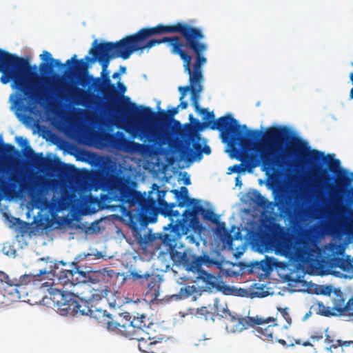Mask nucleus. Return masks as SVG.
Returning <instances> with one entry per match:
<instances>
[{
  "label": "nucleus",
  "instance_id": "1",
  "mask_svg": "<svg viewBox=\"0 0 353 353\" xmlns=\"http://www.w3.org/2000/svg\"><path fill=\"white\" fill-rule=\"evenodd\" d=\"M211 130H217L224 143L236 154L240 164L230 166V172L241 173L247 169L252 170L259 165L264 170L276 173L278 168L310 165L315 174L321 169V162L326 159L323 152L311 149L308 143L296 137L290 146L283 147L291 134L285 126L269 127L263 134L261 144L256 147L259 157L246 152L254 142L259 140L261 132L257 130H248L245 125H241L232 115L218 118Z\"/></svg>",
  "mask_w": 353,
  "mask_h": 353
},
{
  "label": "nucleus",
  "instance_id": "2",
  "mask_svg": "<svg viewBox=\"0 0 353 353\" xmlns=\"http://www.w3.org/2000/svg\"><path fill=\"white\" fill-rule=\"evenodd\" d=\"M89 179L96 190L107 192L106 201H117L120 203L123 214L128 217L133 228L145 226L155 222L159 214L170 219L180 216L176 206H192L200 201L188 196V190L182 186L180 190H172L176 203H168L165 200L166 190H161L160 186L153 183L148 194L136 190L137 183L128 177L113 172L112 167L101 163L99 168L90 173Z\"/></svg>",
  "mask_w": 353,
  "mask_h": 353
},
{
  "label": "nucleus",
  "instance_id": "3",
  "mask_svg": "<svg viewBox=\"0 0 353 353\" xmlns=\"http://www.w3.org/2000/svg\"><path fill=\"white\" fill-rule=\"evenodd\" d=\"M204 38L201 29L185 22H177L143 28L121 41L129 58L135 52L167 43L171 47V52L180 57L183 65L192 62V57L188 52H192L194 57L205 53L208 46L203 41Z\"/></svg>",
  "mask_w": 353,
  "mask_h": 353
},
{
  "label": "nucleus",
  "instance_id": "4",
  "mask_svg": "<svg viewBox=\"0 0 353 353\" xmlns=\"http://www.w3.org/2000/svg\"><path fill=\"white\" fill-rule=\"evenodd\" d=\"M330 170L336 176L334 178L323 170L321 181L327 192L330 205L326 209L328 216L337 217L339 220L346 218L353 205V172L341 168L339 159H334L329 164Z\"/></svg>",
  "mask_w": 353,
  "mask_h": 353
},
{
  "label": "nucleus",
  "instance_id": "5",
  "mask_svg": "<svg viewBox=\"0 0 353 353\" xmlns=\"http://www.w3.org/2000/svg\"><path fill=\"white\" fill-rule=\"evenodd\" d=\"M0 72L2 73L0 81L3 84L13 81V87L21 94L17 97L16 105H21L25 99L30 102H40L47 99L41 90H33L28 85L25 77L36 75L32 72V67L28 59L19 57L0 48Z\"/></svg>",
  "mask_w": 353,
  "mask_h": 353
},
{
  "label": "nucleus",
  "instance_id": "6",
  "mask_svg": "<svg viewBox=\"0 0 353 353\" xmlns=\"http://www.w3.org/2000/svg\"><path fill=\"white\" fill-rule=\"evenodd\" d=\"M207 62V58L205 54L194 57V61L191 66V63L183 65L184 70L189 75L190 84L185 86H179L178 90L180 92V103L177 105L178 108L182 110L186 109L188 106L187 101H183L186 96V92L190 91L191 92V101L194 110L203 115V123L199 122V120L194 119L192 114H190L189 119L191 123H195L196 127L199 130H203L205 128H210L213 123L218 122V119L214 120L215 115L213 112H209L206 108H201L199 104V95L203 91V85H201L203 81V70L202 66Z\"/></svg>",
  "mask_w": 353,
  "mask_h": 353
},
{
  "label": "nucleus",
  "instance_id": "7",
  "mask_svg": "<svg viewBox=\"0 0 353 353\" xmlns=\"http://www.w3.org/2000/svg\"><path fill=\"white\" fill-rule=\"evenodd\" d=\"M89 54L92 57L86 56L83 59H77V55L74 54L70 59L65 61L66 65H71L73 62L72 68H70L72 74L81 80V84L83 86L86 85L84 81V77L88 74L89 63L98 61L102 68V71L106 72L111 59L114 58H121L123 60L129 59L128 55L123 46L121 40L116 42H101L98 43L97 40L92 42V48L89 50Z\"/></svg>",
  "mask_w": 353,
  "mask_h": 353
},
{
  "label": "nucleus",
  "instance_id": "8",
  "mask_svg": "<svg viewBox=\"0 0 353 353\" xmlns=\"http://www.w3.org/2000/svg\"><path fill=\"white\" fill-rule=\"evenodd\" d=\"M90 83L88 90L75 87L70 92V97L76 104L91 105L98 96L94 92L101 93L105 97H110L116 92L114 84L111 83L109 71H101L100 77H94L88 74L84 77V81Z\"/></svg>",
  "mask_w": 353,
  "mask_h": 353
},
{
  "label": "nucleus",
  "instance_id": "9",
  "mask_svg": "<svg viewBox=\"0 0 353 353\" xmlns=\"http://www.w3.org/2000/svg\"><path fill=\"white\" fill-rule=\"evenodd\" d=\"M81 294L82 296L80 298L72 293H65L63 290L50 288V299L61 315L90 316L94 305L88 299L87 296L83 295V292Z\"/></svg>",
  "mask_w": 353,
  "mask_h": 353
},
{
  "label": "nucleus",
  "instance_id": "10",
  "mask_svg": "<svg viewBox=\"0 0 353 353\" xmlns=\"http://www.w3.org/2000/svg\"><path fill=\"white\" fill-rule=\"evenodd\" d=\"M146 316L141 314L131 320L130 314H124L120 317L118 323L113 324V327H119V333L130 339H136L138 341L139 350L143 353H152L149 352L152 345L157 343L148 339L143 335V327H145V319ZM110 326L112 327V325Z\"/></svg>",
  "mask_w": 353,
  "mask_h": 353
},
{
  "label": "nucleus",
  "instance_id": "11",
  "mask_svg": "<svg viewBox=\"0 0 353 353\" xmlns=\"http://www.w3.org/2000/svg\"><path fill=\"white\" fill-rule=\"evenodd\" d=\"M200 213L202 214L204 219L219 225V228H225V223L219 222V216L212 210H205L199 203L197 205H194L192 209H185L181 215V219L178 220L175 224L170 223L168 226L174 232L185 234L188 231V225L192 228L199 225Z\"/></svg>",
  "mask_w": 353,
  "mask_h": 353
},
{
  "label": "nucleus",
  "instance_id": "12",
  "mask_svg": "<svg viewBox=\"0 0 353 353\" xmlns=\"http://www.w3.org/2000/svg\"><path fill=\"white\" fill-rule=\"evenodd\" d=\"M127 120L134 119L139 121H151L154 119L160 123H165L170 120L165 110L159 112L158 115L150 107L137 105L135 103L129 102L124 108Z\"/></svg>",
  "mask_w": 353,
  "mask_h": 353
},
{
  "label": "nucleus",
  "instance_id": "13",
  "mask_svg": "<svg viewBox=\"0 0 353 353\" xmlns=\"http://www.w3.org/2000/svg\"><path fill=\"white\" fill-rule=\"evenodd\" d=\"M276 205L281 216L297 217L302 214V209L294 199L286 193L280 194L276 199Z\"/></svg>",
  "mask_w": 353,
  "mask_h": 353
},
{
  "label": "nucleus",
  "instance_id": "14",
  "mask_svg": "<svg viewBox=\"0 0 353 353\" xmlns=\"http://www.w3.org/2000/svg\"><path fill=\"white\" fill-rule=\"evenodd\" d=\"M26 150V156L30 159L33 166L36 168L52 172L58 171L57 163L54 159L43 157L42 153H34L30 146H27Z\"/></svg>",
  "mask_w": 353,
  "mask_h": 353
},
{
  "label": "nucleus",
  "instance_id": "15",
  "mask_svg": "<svg viewBox=\"0 0 353 353\" xmlns=\"http://www.w3.org/2000/svg\"><path fill=\"white\" fill-rule=\"evenodd\" d=\"M226 327L230 331L241 332L243 330H247L250 327H254L256 324H261L263 321L261 319L254 317H239L231 315L229 313V318L228 319Z\"/></svg>",
  "mask_w": 353,
  "mask_h": 353
},
{
  "label": "nucleus",
  "instance_id": "16",
  "mask_svg": "<svg viewBox=\"0 0 353 353\" xmlns=\"http://www.w3.org/2000/svg\"><path fill=\"white\" fill-rule=\"evenodd\" d=\"M57 270L58 268L56 267L55 269L50 271H46V270L43 271L40 270L39 274H48V275H52L54 278L53 279L54 284L61 285L67 290L72 286H75L73 270H64L59 273L57 272Z\"/></svg>",
  "mask_w": 353,
  "mask_h": 353
},
{
  "label": "nucleus",
  "instance_id": "17",
  "mask_svg": "<svg viewBox=\"0 0 353 353\" xmlns=\"http://www.w3.org/2000/svg\"><path fill=\"white\" fill-rule=\"evenodd\" d=\"M109 141L116 149H123L126 152H141L143 148L146 147L144 144H141L125 138H119L115 135H110L109 137Z\"/></svg>",
  "mask_w": 353,
  "mask_h": 353
},
{
  "label": "nucleus",
  "instance_id": "18",
  "mask_svg": "<svg viewBox=\"0 0 353 353\" xmlns=\"http://www.w3.org/2000/svg\"><path fill=\"white\" fill-rule=\"evenodd\" d=\"M129 314L128 312H124L119 315V318L113 321L112 319L111 314H109L106 310H101L98 308L96 305H94V308L92 309V314H90V316L95 319L99 323H103L105 325H107V327L109 330H111L112 331H115L119 332V327H113L112 328L111 325H113V324L118 323L119 321L120 320V317L121 316H124V314Z\"/></svg>",
  "mask_w": 353,
  "mask_h": 353
},
{
  "label": "nucleus",
  "instance_id": "19",
  "mask_svg": "<svg viewBox=\"0 0 353 353\" xmlns=\"http://www.w3.org/2000/svg\"><path fill=\"white\" fill-rule=\"evenodd\" d=\"M256 319L262 320L261 324H256L257 327H254V332L256 334V336L261 338L263 341H272L274 339L273 337V329L274 325H267L268 323L271 321H274V319L272 317H268L267 319L260 318L258 316L255 317Z\"/></svg>",
  "mask_w": 353,
  "mask_h": 353
},
{
  "label": "nucleus",
  "instance_id": "20",
  "mask_svg": "<svg viewBox=\"0 0 353 353\" xmlns=\"http://www.w3.org/2000/svg\"><path fill=\"white\" fill-rule=\"evenodd\" d=\"M330 268H339L344 272L353 275V258L347 255L345 258L333 256L328 261Z\"/></svg>",
  "mask_w": 353,
  "mask_h": 353
},
{
  "label": "nucleus",
  "instance_id": "21",
  "mask_svg": "<svg viewBox=\"0 0 353 353\" xmlns=\"http://www.w3.org/2000/svg\"><path fill=\"white\" fill-rule=\"evenodd\" d=\"M40 57L43 60L50 61V63H41L39 65L41 71L44 74L51 73L54 67H58L61 69L65 65H67L66 63L63 64L60 60L52 58L51 54L48 51H43Z\"/></svg>",
  "mask_w": 353,
  "mask_h": 353
},
{
  "label": "nucleus",
  "instance_id": "22",
  "mask_svg": "<svg viewBox=\"0 0 353 353\" xmlns=\"http://www.w3.org/2000/svg\"><path fill=\"white\" fill-rule=\"evenodd\" d=\"M342 296H339L334 299L332 309L339 314H344L353 310V297L350 298L347 303Z\"/></svg>",
  "mask_w": 353,
  "mask_h": 353
},
{
  "label": "nucleus",
  "instance_id": "23",
  "mask_svg": "<svg viewBox=\"0 0 353 353\" xmlns=\"http://www.w3.org/2000/svg\"><path fill=\"white\" fill-rule=\"evenodd\" d=\"M201 137L199 134H194L192 137V150L188 152L189 160H200L202 158L203 143L200 142Z\"/></svg>",
  "mask_w": 353,
  "mask_h": 353
},
{
  "label": "nucleus",
  "instance_id": "24",
  "mask_svg": "<svg viewBox=\"0 0 353 353\" xmlns=\"http://www.w3.org/2000/svg\"><path fill=\"white\" fill-rule=\"evenodd\" d=\"M209 259L210 258L207 255L199 256L193 254L192 257H191L189 264L186 268V270L192 272L199 271L201 268V265L203 263H207Z\"/></svg>",
  "mask_w": 353,
  "mask_h": 353
},
{
  "label": "nucleus",
  "instance_id": "25",
  "mask_svg": "<svg viewBox=\"0 0 353 353\" xmlns=\"http://www.w3.org/2000/svg\"><path fill=\"white\" fill-rule=\"evenodd\" d=\"M158 327V325L153 323H150L148 325L145 323V327H143V335L148 338V339L156 343L159 342L163 338L157 334L156 328Z\"/></svg>",
  "mask_w": 353,
  "mask_h": 353
},
{
  "label": "nucleus",
  "instance_id": "26",
  "mask_svg": "<svg viewBox=\"0 0 353 353\" xmlns=\"http://www.w3.org/2000/svg\"><path fill=\"white\" fill-rule=\"evenodd\" d=\"M105 272L107 273L108 276H111L110 273L113 272V270H105L104 272L101 271H90V274L88 276V280L87 284H99L103 283L105 280Z\"/></svg>",
  "mask_w": 353,
  "mask_h": 353
},
{
  "label": "nucleus",
  "instance_id": "27",
  "mask_svg": "<svg viewBox=\"0 0 353 353\" xmlns=\"http://www.w3.org/2000/svg\"><path fill=\"white\" fill-rule=\"evenodd\" d=\"M31 278L29 276L23 275L20 278V283H17L16 299H21L28 294L26 285L30 283Z\"/></svg>",
  "mask_w": 353,
  "mask_h": 353
},
{
  "label": "nucleus",
  "instance_id": "28",
  "mask_svg": "<svg viewBox=\"0 0 353 353\" xmlns=\"http://www.w3.org/2000/svg\"><path fill=\"white\" fill-rule=\"evenodd\" d=\"M109 292L110 290H108L106 289L103 290L92 288L90 290V292L91 293V294L90 296H87V298L91 302L92 304L96 305L97 302L100 301L102 298L105 297Z\"/></svg>",
  "mask_w": 353,
  "mask_h": 353
},
{
  "label": "nucleus",
  "instance_id": "29",
  "mask_svg": "<svg viewBox=\"0 0 353 353\" xmlns=\"http://www.w3.org/2000/svg\"><path fill=\"white\" fill-rule=\"evenodd\" d=\"M80 268H76L73 270L74 284H87L88 280V274H90V271L83 272L79 269Z\"/></svg>",
  "mask_w": 353,
  "mask_h": 353
},
{
  "label": "nucleus",
  "instance_id": "30",
  "mask_svg": "<svg viewBox=\"0 0 353 353\" xmlns=\"http://www.w3.org/2000/svg\"><path fill=\"white\" fill-rule=\"evenodd\" d=\"M160 284L154 278H152L148 283V293L152 294L155 298L159 295Z\"/></svg>",
  "mask_w": 353,
  "mask_h": 353
},
{
  "label": "nucleus",
  "instance_id": "31",
  "mask_svg": "<svg viewBox=\"0 0 353 353\" xmlns=\"http://www.w3.org/2000/svg\"><path fill=\"white\" fill-rule=\"evenodd\" d=\"M5 289V292L12 296L13 299H16L17 296V283L16 284H10L7 282H4V285L2 287Z\"/></svg>",
  "mask_w": 353,
  "mask_h": 353
},
{
  "label": "nucleus",
  "instance_id": "32",
  "mask_svg": "<svg viewBox=\"0 0 353 353\" xmlns=\"http://www.w3.org/2000/svg\"><path fill=\"white\" fill-rule=\"evenodd\" d=\"M317 313L321 314V315H323V316H330L331 315H333L334 313H332L329 307H326L323 303L321 302H318L317 303Z\"/></svg>",
  "mask_w": 353,
  "mask_h": 353
},
{
  "label": "nucleus",
  "instance_id": "33",
  "mask_svg": "<svg viewBox=\"0 0 353 353\" xmlns=\"http://www.w3.org/2000/svg\"><path fill=\"white\" fill-rule=\"evenodd\" d=\"M352 345L353 348V341H342V340H336L335 343H333L332 345H330L329 350H331L332 348H337L339 347H349Z\"/></svg>",
  "mask_w": 353,
  "mask_h": 353
},
{
  "label": "nucleus",
  "instance_id": "34",
  "mask_svg": "<svg viewBox=\"0 0 353 353\" xmlns=\"http://www.w3.org/2000/svg\"><path fill=\"white\" fill-rule=\"evenodd\" d=\"M192 255L193 254L191 252H183L181 261L179 265H182L183 267L186 268L189 264L191 257H192Z\"/></svg>",
  "mask_w": 353,
  "mask_h": 353
},
{
  "label": "nucleus",
  "instance_id": "35",
  "mask_svg": "<svg viewBox=\"0 0 353 353\" xmlns=\"http://www.w3.org/2000/svg\"><path fill=\"white\" fill-rule=\"evenodd\" d=\"M256 203L261 207L265 208L268 205V200L259 192L256 194Z\"/></svg>",
  "mask_w": 353,
  "mask_h": 353
},
{
  "label": "nucleus",
  "instance_id": "36",
  "mask_svg": "<svg viewBox=\"0 0 353 353\" xmlns=\"http://www.w3.org/2000/svg\"><path fill=\"white\" fill-rule=\"evenodd\" d=\"M1 152L3 154H12L16 152L15 147L10 143H5L1 146Z\"/></svg>",
  "mask_w": 353,
  "mask_h": 353
},
{
  "label": "nucleus",
  "instance_id": "37",
  "mask_svg": "<svg viewBox=\"0 0 353 353\" xmlns=\"http://www.w3.org/2000/svg\"><path fill=\"white\" fill-rule=\"evenodd\" d=\"M181 252H179L176 250H172L170 252V259L175 263L179 265L181 261V259L182 256Z\"/></svg>",
  "mask_w": 353,
  "mask_h": 353
},
{
  "label": "nucleus",
  "instance_id": "38",
  "mask_svg": "<svg viewBox=\"0 0 353 353\" xmlns=\"http://www.w3.org/2000/svg\"><path fill=\"white\" fill-rule=\"evenodd\" d=\"M279 310L281 312L282 316L284 318V319L286 321V322L288 324H291L292 319H291L290 315L288 311V308H284V309L279 308Z\"/></svg>",
  "mask_w": 353,
  "mask_h": 353
},
{
  "label": "nucleus",
  "instance_id": "39",
  "mask_svg": "<svg viewBox=\"0 0 353 353\" xmlns=\"http://www.w3.org/2000/svg\"><path fill=\"white\" fill-rule=\"evenodd\" d=\"M145 136L149 141H154L159 139V135L154 131L148 130L145 132Z\"/></svg>",
  "mask_w": 353,
  "mask_h": 353
},
{
  "label": "nucleus",
  "instance_id": "40",
  "mask_svg": "<svg viewBox=\"0 0 353 353\" xmlns=\"http://www.w3.org/2000/svg\"><path fill=\"white\" fill-rule=\"evenodd\" d=\"M131 276H132V278L133 279V280H134V281L141 279L143 278H145L146 280H148L149 277L150 276V275L148 273L145 274H140L137 272H132Z\"/></svg>",
  "mask_w": 353,
  "mask_h": 353
},
{
  "label": "nucleus",
  "instance_id": "41",
  "mask_svg": "<svg viewBox=\"0 0 353 353\" xmlns=\"http://www.w3.org/2000/svg\"><path fill=\"white\" fill-rule=\"evenodd\" d=\"M72 196V192L68 190H64L61 194V198L63 200L69 201L71 200Z\"/></svg>",
  "mask_w": 353,
  "mask_h": 353
},
{
  "label": "nucleus",
  "instance_id": "42",
  "mask_svg": "<svg viewBox=\"0 0 353 353\" xmlns=\"http://www.w3.org/2000/svg\"><path fill=\"white\" fill-rule=\"evenodd\" d=\"M170 117V120L179 112L178 107L172 108L168 109L166 112Z\"/></svg>",
  "mask_w": 353,
  "mask_h": 353
},
{
  "label": "nucleus",
  "instance_id": "43",
  "mask_svg": "<svg viewBox=\"0 0 353 353\" xmlns=\"http://www.w3.org/2000/svg\"><path fill=\"white\" fill-rule=\"evenodd\" d=\"M323 338L322 333H316L315 334L311 336V339L313 341H318Z\"/></svg>",
  "mask_w": 353,
  "mask_h": 353
},
{
  "label": "nucleus",
  "instance_id": "44",
  "mask_svg": "<svg viewBox=\"0 0 353 353\" xmlns=\"http://www.w3.org/2000/svg\"><path fill=\"white\" fill-rule=\"evenodd\" d=\"M211 152V149L209 145L204 144L202 147V154L204 153L205 154H210Z\"/></svg>",
  "mask_w": 353,
  "mask_h": 353
},
{
  "label": "nucleus",
  "instance_id": "45",
  "mask_svg": "<svg viewBox=\"0 0 353 353\" xmlns=\"http://www.w3.org/2000/svg\"><path fill=\"white\" fill-rule=\"evenodd\" d=\"M336 341L332 339L330 336L327 335L326 338L325 339V343L328 345H332L333 343H335Z\"/></svg>",
  "mask_w": 353,
  "mask_h": 353
},
{
  "label": "nucleus",
  "instance_id": "46",
  "mask_svg": "<svg viewBox=\"0 0 353 353\" xmlns=\"http://www.w3.org/2000/svg\"><path fill=\"white\" fill-rule=\"evenodd\" d=\"M118 87L121 91V93H124L126 90V87L124 85V84L120 81L117 83Z\"/></svg>",
  "mask_w": 353,
  "mask_h": 353
},
{
  "label": "nucleus",
  "instance_id": "47",
  "mask_svg": "<svg viewBox=\"0 0 353 353\" xmlns=\"http://www.w3.org/2000/svg\"><path fill=\"white\" fill-rule=\"evenodd\" d=\"M235 185L238 187H241L242 185V181L241 179V177L239 176H236L235 179Z\"/></svg>",
  "mask_w": 353,
  "mask_h": 353
},
{
  "label": "nucleus",
  "instance_id": "48",
  "mask_svg": "<svg viewBox=\"0 0 353 353\" xmlns=\"http://www.w3.org/2000/svg\"><path fill=\"white\" fill-rule=\"evenodd\" d=\"M198 312L201 313V314H206L208 313V311L206 307H203L199 310H198Z\"/></svg>",
  "mask_w": 353,
  "mask_h": 353
},
{
  "label": "nucleus",
  "instance_id": "49",
  "mask_svg": "<svg viewBox=\"0 0 353 353\" xmlns=\"http://www.w3.org/2000/svg\"><path fill=\"white\" fill-rule=\"evenodd\" d=\"M183 182H184V184L186 185H190L191 183L190 176H187L184 177Z\"/></svg>",
  "mask_w": 353,
  "mask_h": 353
},
{
  "label": "nucleus",
  "instance_id": "50",
  "mask_svg": "<svg viewBox=\"0 0 353 353\" xmlns=\"http://www.w3.org/2000/svg\"><path fill=\"white\" fill-rule=\"evenodd\" d=\"M276 341L278 343H279L280 344H281L282 345H284V346L287 345L286 341L283 339H278V340H276Z\"/></svg>",
  "mask_w": 353,
  "mask_h": 353
},
{
  "label": "nucleus",
  "instance_id": "51",
  "mask_svg": "<svg viewBox=\"0 0 353 353\" xmlns=\"http://www.w3.org/2000/svg\"><path fill=\"white\" fill-rule=\"evenodd\" d=\"M119 70L121 73H125L126 71V68L125 66L121 65L119 68Z\"/></svg>",
  "mask_w": 353,
  "mask_h": 353
},
{
  "label": "nucleus",
  "instance_id": "52",
  "mask_svg": "<svg viewBox=\"0 0 353 353\" xmlns=\"http://www.w3.org/2000/svg\"><path fill=\"white\" fill-rule=\"evenodd\" d=\"M120 76V73L119 72H114L113 74H112V78L113 79H117L119 78Z\"/></svg>",
  "mask_w": 353,
  "mask_h": 353
},
{
  "label": "nucleus",
  "instance_id": "53",
  "mask_svg": "<svg viewBox=\"0 0 353 353\" xmlns=\"http://www.w3.org/2000/svg\"><path fill=\"white\" fill-rule=\"evenodd\" d=\"M185 290L188 294V296L190 295L191 292H190V286H187L185 288Z\"/></svg>",
  "mask_w": 353,
  "mask_h": 353
},
{
  "label": "nucleus",
  "instance_id": "54",
  "mask_svg": "<svg viewBox=\"0 0 353 353\" xmlns=\"http://www.w3.org/2000/svg\"><path fill=\"white\" fill-rule=\"evenodd\" d=\"M333 249L337 250L338 248H337V246L336 245L333 244V245H331L330 250H332Z\"/></svg>",
  "mask_w": 353,
  "mask_h": 353
},
{
  "label": "nucleus",
  "instance_id": "55",
  "mask_svg": "<svg viewBox=\"0 0 353 353\" xmlns=\"http://www.w3.org/2000/svg\"><path fill=\"white\" fill-rule=\"evenodd\" d=\"M310 343H305L303 344V345L306 346V345H308Z\"/></svg>",
  "mask_w": 353,
  "mask_h": 353
},
{
  "label": "nucleus",
  "instance_id": "56",
  "mask_svg": "<svg viewBox=\"0 0 353 353\" xmlns=\"http://www.w3.org/2000/svg\"><path fill=\"white\" fill-rule=\"evenodd\" d=\"M125 99H126L128 101H129V99H129V97H125Z\"/></svg>",
  "mask_w": 353,
  "mask_h": 353
}]
</instances>
